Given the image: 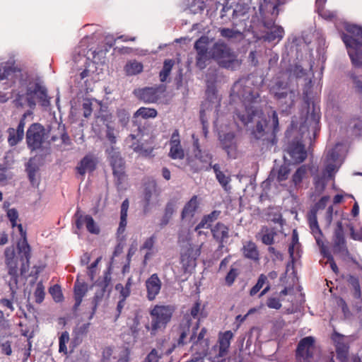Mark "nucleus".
I'll return each mask as SVG.
<instances>
[{
    "label": "nucleus",
    "instance_id": "obj_1",
    "mask_svg": "<svg viewBox=\"0 0 362 362\" xmlns=\"http://www.w3.org/2000/svg\"><path fill=\"white\" fill-rule=\"evenodd\" d=\"M232 95L237 96L242 102V109L235 112V118L244 126L252 122L257 118L255 127L252 134L256 139H261L267 148L272 147L277 142L276 134L279 131V123L277 112H272L271 119L267 120L261 110H257L254 105L259 100V94L252 87L243 84V81H236L231 90Z\"/></svg>",
    "mask_w": 362,
    "mask_h": 362
},
{
    "label": "nucleus",
    "instance_id": "obj_2",
    "mask_svg": "<svg viewBox=\"0 0 362 362\" xmlns=\"http://www.w3.org/2000/svg\"><path fill=\"white\" fill-rule=\"evenodd\" d=\"M346 33L341 35L345 44L351 64L355 67H362V27L355 24L345 25Z\"/></svg>",
    "mask_w": 362,
    "mask_h": 362
},
{
    "label": "nucleus",
    "instance_id": "obj_3",
    "mask_svg": "<svg viewBox=\"0 0 362 362\" xmlns=\"http://www.w3.org/2000/svg\"><path fill=\"white\" fill-rule=\"evenodd\" d=\"M209 54L222 68L235 70L240 65L234 52L222 41L215 42L209 50Z\"/></svg>",
    "mask_w": 362,
    "mask_h": 362
},
{
    "label": "nucleus",
    "instance_id": "obj_4",
    "mask_svg": "<svg viewBox=\"0 0 362 362\" xmlns=\"http://www.w3.org/2000/svg\"><path fill=\"white\" fill-rule=\"evenodd\" d=\"M174 308L171 305H156L150 311L151 325H146V329L150 331L151 335H156L159 331L164 330L171 320Z\"/></svg>",
    "mask_w": 362,
    "mask_h": 362
},
{
    "label": "nucleus",
    "instance_id": "obj_5",
    "mask_svg": "<svg viewBox=\"0 0 362 362\" xmlns=\"http://www.w3.org/2000/svg\"><path fill=\"white\" fill-rule=\"evenodd\" d=\"M286 0H260L259 11L264 27L269 29L274 26L279 14V6Z\"/></svg>",
    "mask_w": 362,
    "mask_h": 362
},
{
    "label": "nucleus",
    "instance_id": "obj_6",
    "mask_svg": "<svg viewBox=\"0 0 362 362\" xmlns=\"http://www.w3.org/2000/svg\"><path fill=\"white\" fill-rule=\"evenodd\" d=\"M107 159L112 169L116 186L119 188L127 180L125 172V161L120 152L115 147L111 146L106 150Z\"/></svg>",
    "mask_w": 362,
    "mask_h": 362
},
{
    "label": "nucleus",
    "instance_id": "obj_7",
    "mask_svg": "<svg viewBox=\"0 0 362 362\" xmlns=\"http://www.w3.org/2000/svg\"><path fill=\"white\" fill-rule=\"evenodd\" d=\"M45 129L40 123H33L26 132L28 148L33 151L41 148L45 139Z\"/></svg>",
    "mask_w": 362,
    "mask_h": 362
},
{
    "label": "nucleus",
    "instance_id": "obj_8",
    "mask_svg": "<svg viewBox=\"0 0 362 362\" xmlns=\"http://www.w3.org/2000/svg\"><path fill=\"white\" fill-rule=\"evenodd\" d=\"M21 236L23 238L22 243L18 244V255L21 261V274H25L30 267V259L31 257V249L26 240V233L23 230L22 224L16 225Z\"/></svg>",
    "mask_w": 362,
    "mask_h": 362
},
{
    "label": "nucleus",
    "instance_id": "obj_9",
    "mask_svg": "<svg viewBox=\"0 0 362 362\" xmlns=\"http://www.w3.org/2000/svg\"><path fill=\"white\" fill-rule=\"evenodd\" d=\"M315 338L311 336L301 339L296 351V359L300 362H310L315 351Z\"/></svg>",
    "mask_w": 362,
    "mask_h": 362
},
{
    "label": "nucleus",
    "instance_id": "obj_10",
    "mask_svg": "<svg viewBox=\"0 0 362 362\" xmlns=\"http://www.w3.org/2000/svg\"><path fill=\"white\" fill-rule=\"evenodd\" d=\"M21 76V69L16 65L13 57H11L6 62H2L0 65V83L6 81L4 83L11 86L15 83L14 78Z\"/></svg>",
    "mask_w": 362,
    "mask_h": 362
},
{
    "label": "nucleus",
    "instance_id": "obj_11",
    "mask_svg": "<svg viewBox=\"0 0 362 362\" xmlns=\"http://www.w3.org/2000/svg\"><path fill=\"white\" fill-rule=\"evenodd\" d=\"M269 92L273 95L274 98L279 102L283 101L289 96V103H287V102H285V103L287 107H289L293 105L295 93L293 90H291L289 88L288 83L282 81H277L270 87Z\"/></svg>",
    "mask_w": 362,
    "mask_h": 362
},
{
    "label": "nucleus",
    "instance_id": "obj_12",
    "mask_svg": "<svg viewBox=\"0 0 362 362\" xmlns=\"http://www.w3.org/2000/svg\"><path fill=\"white\" fill-rule=\"evenodd\" d=\"M165 90L163 85L156 87H145L135 91L136 95L145 103H155Z\"/></svg>",
    "mask_w": 362,
    "mask_h": 362
},
{
    "label": "nucleus",
    "instance_id": "obj_13",
    "mask_svg": "<svg viewBox=\"0 0 362 362\" xmlns=\"http://www.w3.org/2000/svg\"><path fill=\"white\" fill-rule=\"evenodd\" d=\"M332 250L334 254L348 252L342 223L338 221L332 237Z\"/></svg>",
    "mask_w": 362,
    "mask_h": 362
},
{
    "label": "nucleus",
    "instance_id": "obj_14",
    "mask_svg": "<svg viewBox=\"0 0 362 362\" xmlns=\"http://www.w3.org/2000/svg\"><path fill=\"white\" fill-rule=\"evenodd\" d=\"M200 255L199 248L188 247L185 249L180 255V264L185 273L190 272L196 266V260Z\"/></svg>",
    "mask_w": 362,
    "mask_h": 362
},
{
    "label": "nucleus",
    "instance_id": "obj_15",
    "mask_svg": "<svg viewBox=\"0 0 362 362\" xmlns=\"http://www.w3.org/2000/svg\"><path fill=\"white\" fill-rule=\"evenodd\" d=\"M110 283H111V274L109 272H105L104 273L103 277L102 279H99L96 283L95 286L98 288L95 296L93 297V303H94V309L91 315L94 314L95 308L99 302H100L105 296V294L107 291H110ZM92 317V316H90Z\"/></svg>",
    "mask_w": 362,
    "mask_h": 362
},
{
    "label": "nucleus",
    "instance_id": "obj_16",
    "mask_svg": "<svg viewBox=\"0 0 362 362\" xmlns=\"http://www.w3.org/2000/svg\"><path fill=\"white\" fill-rule=\"evenodd\" d=\"M26 115L21 118L16 128L9 127L6 130L8 134L7 141L11 147H13L21 142L24 138V128L25 126Z\"/></svg>",
    "mask_w": 362,
    "mask_h": 362
},
{
    "label": "nucleus",
    "instance_id": "obj_17",
    "mask_svg": "<svg viewBox=\"0 0 362 362\" xmlns=\"http://www.w3.org/2000/svg\"><path fill=\"white\" fill-rule=\"evenodd\" d=\"M146 298L152 301L160 293L162 282L157 274H151L145 281Z\"/></svg>",
    "mask_w": 362,
    "mask_h": 362
},
{
    "label": "nucleus",
    "instance_id": "obj_18",
    "mask_svg": "<svg viewBox=\"0 0 362 362\" xmlns=\"http://www.w3.org/2000/svg\"><path fill=\"white\" fill-rule=\"evenodd\" d=\"M170 151L168 156L172 159L182 160L185 157V151L181 146L180 136L178 129H175L170 139Z\"/></svg>",
    "mask_w": 362,
    "mask_h": 362
},
{
    "label": "nucleus",
    "instance_id": "obj_19",
    "mask_svg": "<svg viewBox=\"0 0 362 362\" xmlns=\"http://www.w3.org/2000/svg\"><path fill=\"white\" fill-rule=\"evenodd\" d=\"M229 228L222 222H217L211 228L213 238L218 243V248L222 249L227 243L230 235Z\"/></svg>",
    "mask_w": 362,
    "mask_h": 362
},
{
    "label": "nucleus",
    "instance_id": "obj_20",
    "mask_svg": "<svg viewBox=\"0 0 362 362\" xmlns=\"http://www.w3.org/2000/svg\"><path fill=\"white\" fill-rule=\"evenodd\" d=\"M287 152L292 160L297 163H302L307 157L305 146L300 140L290 143L288 146Z\"/></svg>",
    "mask_w": 362,
    "mask_h": 362
},
{
    "label": "nucleus",
    "instance_id": "obj_21",
    "mask_svg": "<svg viewBox=\"0 0 362 362\" xmlns=\"http://www.w3.org/2000/svg\"><path fill=\"white\" fill-rule=\"evenodd\" d=\"M194 146L197 148V151H195V158L198 159L200 162L203 163H208V165L201 166V167H194L193 165H192V170L194 173H197L199 171H201L202 170L209 171L211 169H212V165L211 160H212V155L206 151H202L199 146L198 141H196L194 143Z\"/></svg>",
    "mask_w": 362,
    "mask_h": 362
},
{
    "label": "nucleus",
    "instance_id": "obj_22",
    "mask_svg": "<svg viewBox=\"0 0 362 362\" xmlns=\"http://www.w3.org/2000/svg\"><path fill=\"white\" fill-rule=\"evenodd\" d=\"M199 206L198 197L193 195L185 204L180 215L182 221L190 222L195 216Z\"/></svg>",
    "mask_w": 362,
    "mask_h": 362
},
{
    "label": "nucleus",
    "instance_id": "obj_23",
    "mask_svg": "<svg viewBox=\"0 0 362 362\" xmlns=\"http://www.w3.org/2000/svg\"><path fill=\"white\" fill-rule=\"evenodd\" d=\"M233 333L230 330L219 333L218 339V358L225 357L228 354L230 345V341L233 338Z\"/></svg>",
    "mask_w": 362,
    "mask_h": 362
},
{
    "label": "nucleus",
    "instance_id": "obj_24",
    "mask_svg": "<svg viewBox=\"0 0 362 362\" xmlns=\"http://www.w3.org/2000/svg\"><path fill=\"white\" fill-rule=\"evenodd\" d=\"M88 292V284L84 281L76 279L74 286V294L75 303L73 306V311L76 312L81 304L83 297Z\"/></svg>",
    "mask_w": 362,
    "mask_h": 362
},
{
    "label": "nucleus",
    "instance_id": "obj_25",
    "mask_svg": "<svg viewBox=\"0 0 362 362\" xmlns=\"http://www.w3.org/2000/svg\"><path fill=\"white\" fill-rule=\"evenodd\" d=\"M335 342V350L337 358L341 362H346L348 359L349 346L344 341V337L339 334H336L334 339Z\"/></svg>",
    "mask_w": 362,
    "mask_h": 362
},
{
    "label": "nucleus",
    "instance_id": "obj_26",
    "mask_svg": "<svg viewBox=\"0 0 362 362\" xmlns=\"http://www.w3.org/2000/svg\"><path fill=\"white\" fill-rule=\"evenodd\" d=\"M221 144L222 148L227 152L230 156V153L235 151L237 144L235 140V135L233 132L224 134L220 136Z\"/></svg>",
    "mask_w": 362,
    "mask_h": 362
},
{
    "label": "nucleus",
    "instance_id": "obj_27",
    "mask_svg": "<svg viewBox=\"0 0 362 362\" xmlns=\"http://www.w3.org/2000/svg\"><path fill=\"white\" fill-rule=\"evenodd\" d=\"M308 221L310 228L316 240L317 244L320 246L321 248H322L324 246L323 242L322 240L323 235L318 225L317 215L310 214L308 218Z\"/></svg>",
    "mask_w": 362,
    "mask_h": 362
},
{
    "label": "nucleus",
    "instance_id": "obj_28",
    "mask_svg": "<svg viewBox=\"0 0 362 362\" xmlns=\"http://www.w3.org/2000/svg\"><path fill=\"white\" fill-rule=\"evenodd\" d=\"M291 173L289 167L286 165H281L276 170L273 168L269 175L270 180H276L278 182H281L288 179Z\"/></svg>",
    "mask_w": 362,
    "mask_h": 362
},
{
    "label": "nucleus",
    "instance_id": "obj_29",
    "mask_svg": "<svg viewBox=\"0 0 362 362\" xmlns=\"http://www.w3.org/2000/svg\"><path fill=\"white\" fill-rule=\"evenodd\" d=\"M221 214V211L214 210L210 214L204 215L202 218L200 222L197 225L195 230L201 228H212V223L219 218Z\"/></svg>",
    "mask_w": 362,
    "mask_h": 362
},
{
    "label": "nucleus",
    "instance_id": "obj_30",
    "mask_svg": "<svg viewBox=\"0 0 362 362\" xmlns=\"http://www.w3.org/2000/svg\"><path fill=\"white\" fill-rule=\"evenodd\" d=\"M244 257L247 259L258 262L259 260V253L256 244L252 241L247 242L242 248Z\"/></svg>",
    "mask_w": 362,
    "mask_h": 362
},
{
    "label": "nucleus",
    "instance_id": "obj_31",
    "mask_svg": "<svg viewBox=\"0 0 362 362\" xmlns=\"http://www.w3.org/2000/svg\"><path fill=\"white\" fill-rule=\"evenodd\" d=\"M96 168V163L90 156H86L81 160L76 169L78 173L83 175L86 171L93 172Z\"/></svg>",
    "mask_w": 362,
    "mask_h": 362
},
{
    "label": "nucleus",
    "instance_id": "obj_32",
    "mask_svg": "<svg viewBox=\"0 0 362 362\" xmlns=\"http://www.w3.org/2000/svg\"><path fill=\"white\" fill-rule=\"evenodd\" d=\"M32 93L36 95L42 105H48L49 100L47 99V89L44 86H42L39 83H35L33 90L29 88L27 90L26 93L27 95H30Z\"/></svg>",
    "mask_w": 362,
    "mask_h": 362
},
{
    "label": "nucleus",
    "instance_id": "obj_33",
    "mask_svg": "<svg viewBox=\"0 0 362 362\" xmlns=\"http://www.w3.org/2000/svg\"><path fill=\"white\" fill-rule=\"evenodd\" d=\"M129 209V200L126 199L123 201L121 205V209H120V221L119 224V227L117 228V234L121 235L122 234L125 228L127 226V211Z\"/></svg>",
    "mask_w": 362,
    "mask_h": 362
},
{
    "label": "nucleus",
    "instance_id": "obj_34",
    "mask_svg": "<svg viewBox=\"0 0 362 362\" xmlns=\"http://www.w3.org/2000/svg\"><path fill=\"white\" fill-rule=\"evenodd\" d=\"M212 169L216 175V178L218 183L225 190L227 191L228 188H230V187H228V184L231 180L230 177L229 175H226L220 170V165L218 164H214L212 166Z\"/></svg>",
    "mask_w": 362,
    "mask_h": 362
},
{
    "label": "nucleus",
    "instance_id": "obj_35",
    "mask_svg": "<svg viewBox=\"0 0 362 362\" xmlns=\"http://www.w3.org/2000/svg\"><path fill=\"white\" fill-rule=\"evenodd\" d=\"M156 184L154 181L148 180L144 183V199L145 202L144 209H147L149 206L152 197V194L155 192Z\"/></svg>",
    "mask_w": 362,
    "mask_h": 362
},
{
    "label": "nucleus",
    "instance_id": "obj_36",
    "mask_svg": "<svg viewBox=\"0 0 362 362\" xmlns=\"http://www.w3.org/2000/svg\"><path fill=\"white\" fill-rule=\"evenodd\" d=\"M143 69L144 66L142 63L133 60L126 64L124 70L127 76H134L141 73Z\"/></svg>",
    "mask_w": 362,
    "mask_h": 362
},
{
    "label": "nucleus",
    "instance_id": "obj_37",
    "mask_svg": "<svg viewBox=\"0 0 362 362\" xmlns=\"http://www.w3.org/2000/svg\"><path fill=\"white\" fill-rule=\"evenodd\" d=\"M346 281L353 288L354 297L356 299H359L361 297V290L358 278L354 275L349 274L346 276Z\"/></svg>",
    "mask_w": 362,
    "mask_h": 362
},
{
    "label": "nucleus",
    "instance_id": "obj_38",
    "mask_svg": "<svg viewBox=\"0 0 362 362\" xmlns=\"http://www.w3.org/2000/svg\"><path fill=\"white\" fill-rule=\"evenodd\" d=\"M307 172L308 169L306 165H303L300 166L294 173V174L292 176L291 182L296 188L300 186L303 178L307 174Z\"/></svg>",
    "mask_w": 362,
    "mask_h": 362
},
{
    "label": "nucleus",
    "instance_id": "obj_39",
    "mask_svg": "<svg viewBox=\"0 0 362 362\" xmlns=\"http://www.w3.org/2000/svg\"><path fill=\"white\" fill-rule=\"evenodd\" d=\"M130 147L134 152L144 157L149 156L153 150V148L145 147L143 143L138 141L133 142Z\"/></svg>",
    "mask_w": 362,
    "mask_h": 362
},
{
    "label": "nucleus",
    "instance_id": "obj_40",
    "mask_svg": "<svg viewBox=\"0 0 362 362\" xmlns=\"http://www.w3.org/2000/svg\"><path fill=\"white\" fill-rule=\"evenodd\" d=\"M174 61L173 59H165L163 62V66L160 71L159 76L161 82H165L169 76L171 70L174 66Z\"/></svg>",
    "mask_w": 362,
    "mask_h": 362
},
{
    "label": "nucleus",
    "instance_id": "obj_41",
    "mask_svg": "<svg viewBox=\"0 0 362 362\" xmlns=\"http://www.w3.org/2000/svg\"><path fill=\"white\" fill-rule=\"evenodd\" d=\"M209 39L206 36L200 37L194 43V47L197 53H209L208 45Z\"/></svg>",
    "mask_w": 362,
    "mask_h": 362
},
{
    "label": "nucleus",
    "instance_id": "obj_42",
    "mask_svg": "<svg viewBox=\"0 0 362 362\" xmlns=\"http://www.w3.org/2000/svg\"><path fill=\"white\" fill-rule=\"evenodd\" d=\"M157 114V110L154 108L141 107L135 112L134 117H141L144 119L154 118Z\"/></svg>",
    "mask_w": 362,
    "mask_h": 362
},
{
    "label": "nucleus",
    "instance_id": "obj_43",
    "mask_svg": "<svg viewBox=\"0 0 362 362\" xmlns=\"http://www.w3.org/2000/svg\"><path fill=\"white\" fill-rule=\"evenodd\" d=\"M284 35V28L281 26H275L274 30L268 32L265 36V40L269 42L274 41L275 40H280L283 38Z\"/></svg>",
    "mask_w": 362,
    "mask_h": 362
},
{
    "label": "nucleus",
    "instance_id": "obj_44",
    "mask_svg": "<svg viewBox=\"0 0 362 362\" xmlns=\"http://www.w3.org/2000/svg\"><path fill=\"white\" fill-rule=\"evenodd\" d=\"M264 232L265 233L262 237V242L267 245H272L274 243V238L276 235V232L274 228L269 229L268 228H265Z\"/></svg>",
    "mask_w": 362,
    "mask_h": 362
},
{
    "label": "nucleus",
    "instance_id": "obj_45",
    "mask_svg": "<svg viewBox=\"0 0 362 362\" xmlns=\"http://www.w3.org/2000/svg\"><path fill=\"white\" fill-rule=\"evenodd\" d=\"M49 292L55 302L59 303L63 300L64 296L59 285L55 284L51 286L49 289Z\"/></svg>",
    "mask_w": 362,
    "mask_h": 362
},
{
    "label": "nucleus",
    "instance_id": "obj_46",
    "mask_svg": "<svg viewBox=\"0 0 362 362\" xmlns=\"http://www.w3.org/2000/svg\"><path fill=\"white\" fill-rule=\"evenodd\" d=\"M69 341V334L68 332L65 331L62 333L59 338V351L60 353L67 354L66 344Z\"/></svg>",
    "mask_w": 362,
    "mask_h": 362
},
{
    "label": "nucleus",
    "instance_id": "obj_47",
    "mask_svg": "<svg viewBox=\"0 0 362 362\" xmlns=\"http://www.w3.org/2000/svg\"><path fill=\"white\" fill-rule=\"evenodd\" d=\"M240 272L238 268H235L233 267H231L229 272L226 274L225 277V281L226 284L228 286H230L233 284L235 282L236 278L239 275Z\"/></svg>",
    "mask_w": 362,
    "mask_h": 362
},
{
    "label": "nucleus",
    "instance_id": "obj_48",
    "mask_svg": "<svg viewBox=\"0 0 362 362\" xmlns=\"http://www.w3.org/2000/svg\"><path fill=\"white\" fill-rule=\"evenodd\" d=\"M211 59L209 53H197L196 65L200 69H204L207 65V61Z\"/></svg>",
    "mask_w": 362,
    "mask_h": 362
},
{
    "label": "nucleus",
    "instance_id": "obj_49",
    "mask_svg": "<svg viewBox=\"0 0 362 362\" xmlns=\"http://www.w3.org/2000/svg\"><path fill=\"white\" fill-rule=\"evenodd\" d=\"M34 296L35 298V302L37 303L40 304L44 300L45 293V287L42 281H39L37 284V286L34 292Z\"/></svg>",
    "mask_w": 362,
    "mask_h": 362
},
{
    "label": "nucleus",
    "instance_id": "obj_50",
    "mask_svg": "<svg viewBox=\"0 0 362 362\" xmlns=\"http://www.w3.org/2000/svg\"><path fill=\"white\" fill-rule=\"evenodd\" d=\"M267 279V276L263 274H260L257 282L256 284L250 289V295L253 296L256 295L260 289L263 287L264 284L266 283Z\"/></svg>",
    "mask_w": 362,
    "mask_h": 362
},
{
    "label": "nucleus",
    "instance_id": "obj_51",
    "mask_svg": "<svg viewBox=\"0 0 362 362\" xmlns=\"http://www.w3.org/2000/svg\"><path fill=\"white\" fill-rule=\"evenodd\" d=\"M218 31L221 36L226 39L236 38L241 34V33L238 30L226 28H220Z\"/></svg>",
    "mask_w": 362,
    "mask_h": 362
},
{
    "label": "nucleus",
    "instance_id": "obj_52",
    "mask_svg": "<svg viewBox=\"0 0 362 362\" xmlns=\"http://www.w3.org/2000/svg\"><path fill=\"white\" fill-rule=\"evenodd\" d=\"M162 356V352H159L156 349H153L144 358L142 362H159Z\"/></svg>",
    "mask_w": 362,
    "mask_h": 362
},
{
    "label": "nucleus",
    "instance_id": "obj_53",
    "mask_svg": "<svg viewBox=\"0 0 362 362\" xmlns=\"http://www.w3.org/2000/svg\"><path fill=\"white\" fill-rule=\"evenodd\" d=\"M38 170L37 166L32 162L30 159L26 164V172L28 173V178L31 182H33L35 180L36 173Z\"/></svg>",
    "mask_w": 362,
    "mask_h": 362
},
{
    "label": "nucleus",
    "instance_id": "obj_54",
    "mask_svg": "<svg viewBox=\"0 0 362 362\" xmlns=\"http://www.w3.org/2000/svg\"><path fill=\"white\" fill-rule=\"evenodd\" d=\"M329 200L328 196H323L321 199L315 204L314 207L311 209L310 214H316L320 210L325 209L327 206V202Z\"/></svg>",
    "mask_w": 362,
    "mask_h": 362
},
{
    "label": "nucleus",
    "instance_id": "obj_55",
    "mask_svg": "<svg viewBox=\"0 0 362 362\" xmlns=\"http://www.w3.org/2000/svg\"><path fill=\"white\" fill-rule=\"evenodd\" d=\"M86 227L88 231L93 234H98L100 232L99 228L96 226L93 217L90 215H86Z\"/></svg>",
    "mask_w": 362,
    "mask_h": 362
},
{
    "label": "nucleus",
    "instance_id": "obj_56",
    "mask_svg": "<svg viewBox=\"0 0 362 362\" xmlns=\"http://www.w3.org/2000/svg\"><path fill=\"white\" fill-rule=\"evenodd\" d=\"M348 75L354 83L356 91L362 95V81L359 79L358 76L354 71H349Z\"/></svg>",
    "mask_w": 362,
    "mask_h": 362
},
{
    "label": "nucleus",
    "instance_id": "obj_57",
    "mask_svg": "<svg viewBox=\"0 0 362 362\" xmlns=\"http://www.w3.org/2000/svg\"><path fill=\"white\" fill-rule=\"evenodd\" d=\"M6 255V264L8 268H18V264L15 260V253L13 250H11L10 252L8 250L5 252Z\"/></svg>",
    "mask_w": 362,
    "mask_h": 362
},
{
    "label": "nucleus",
    "instance_id": "obj_58",
    "mask_svg": "<svg viewBox=\"0 0 362 362\" xmlns=\"http://www.w3.org/2000/svg\"><path fill=\"white\" fill-rule=\"evenodd\" d=\"M92 100L86 98L83 100L82 104L83 115L86 118H88L92 114Z\"/></svg>",
    "mask_w": 362,
    "mask_h": 362
},
{
    "label": "nucleus",
    "instance_id": "obj_59",
    "mask_svg": "<svg viewBox=\"0 0 362 362\" xmlns=\"http://www.w3.org/2000/svg\"><path fill=\"white\" fill-rule=\"evenodd\" d=\"M321 252L323 254V256L327 259V262L329 263L332 270L335 274H337L339 272V269L332 255L329 252H326L324 247L321 248Z\"/></svg>",
    "mask_w": 362,
    "mask_h": 362
},
{
    "label": "nucleus",
    "instance_id": "obj_60",
    "mask_svg": "<svg viewBox=\"0 0 362 362\" xmlns=\"http://www.w3.org/2000/svg\"><path fill=\"white\" fill-rule=\"evenodd\" d=\"M207 332V329L205 327H203L200 332L199 333L196 341L194 342V346H198L199 344L202 345V344H204L205 346H208V339H205L204 337Z\"/></svg>",
    "mask_w": 362,
    "mask_h": 362
},
{
    "label": "nucleus",
    "instance_id": "obj_61",
    "mask_svg": "<svg viewBox=\"0 0 362 362\" xmlns=\"http://www.w3.org/2000/svg\"><path fill=\"white\" fill-rule=\"evenodd\" d=\"M266 304L268 308L276 310L280 309L282 306L280 299L275 297L269 298Z\"/></svg>",
    "mask_w": 362,
    "mask_h": 362
},
{
    "label": "nucleus",
    "instance_id": "obj_62",
    "mask_svg": "<svg viewBox=\"0 0 362 362\" xmlns=\"http://www.w3.org/2000/svg\"><path fill=\"white\" fill-rule=\"evenodd\" d=\"M74 217L76 218L75 223L77 229H81L83 224L86 223V216L81 214L79 209H78L77 211L75 213Z\"/></svg>",
    "mask_w": 362,
    "mask_h": 362
},
{
    "label": "nucleus",
    "instance_id": "obj_63",
    "mask_svg": "<svg viewBox=\"0 0 362 362\" xmlns=\"http://www.w3.org/2000/svg\"><path fill=\"white\" fill-rule=\"evenodd\" d=\"M7 216L11 223L12 227L17 225V219L18 218V213L16 209H10L7 211Z\"/></svg>",
    "mask_w": 362,
    "mask_h": 362
},
{
    "label": "nucleus",
    "instance_id": "obj_64",
    "mask_svg": "<svg viewBox=\"0 0 362 362\" xmlns=\"http://www.w3.org/2000/svg\"><path fill=\"white\" fill-rule=\"evenodd\" d=\"M113 354L112 348L107 346L103 350L101 362H110V358Z\"/></svg>",
    "mask_w": 362,
    "mask_h": 362
}]
</instances>
